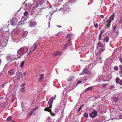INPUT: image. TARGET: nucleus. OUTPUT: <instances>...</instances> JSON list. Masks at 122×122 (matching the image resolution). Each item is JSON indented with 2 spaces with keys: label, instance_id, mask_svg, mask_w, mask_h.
I'll list each match as a JSON object with an SVG mask.
<instances>
[{
  "label": "nucleus",
  "instance_id": "nucleus-23",
  "mask_svg": "<svg viewBox=\"0 0 122 122\" xmlns=\"http://www.w3.org/2000/svg\"><path fill=\"white\" fill-rule=\"evenodd\" d=\"M60 109L58 108H55V112L56 113H57L59 111Z\"/></svg>",
  "mask_w": 122,
  "mask_h": 122
},
{
  "label": "nucleus",
  "instance_id": "nucleus-28",
  "mask_svg": "<svg viewBox=\"0 0 122 122\" xmlns=\"http://www.w3.org/2000/svg\"><path fill=\"white\" fill-rule=\"evenodd\" d=\"M97 44L100 46L102 47V45L101 44V42H99Z\"/></svg>",
  "mask_w": 122,
  "mask_h": 122
},
{
  "label": "nucleus",
  "instance_id": "nucleus-18",
  "mask_svg": "<svg viewBox=\"0 0 122 122\" xmlns=\"http://www.w3.org/2000/svg\"><path fill=\"white\" fill-rule=\"evenodd\" d=\"M73 36L72 34L71 33H69L67 34V36L66 37V38H69L70 39V37L71 36Z\"/></svg>",
  "mask_w": 122,
  "mask_h": 122
},
{
  "label": "nucleus",
  "instance_id": "nucleus-62",
  "mask_svg": "<svg viewBox=\"0 0 122 122\" xmlns=\"http://www.w3.org/2000/svg\"><path fill=\"white\" fill-rule=\"evenodd\" d=\"M121 28H122V25H121Z\"/></svg>",
  "mask_w": 122,
  "mask_h": 122
},
{
  "label": "nucleus",
  "instance_id": "nucleus-54",
  "mask_svg": "<svg viewBox=\"0 0 122 122\" xmlns=\"http://www.w3.org/2000/svg\"><path fill=\"white\" fill-rule=\"evenodd\" d=\"M120 76L121 77H122V73H121L120 74Z\"/></svg>",
  "mask_w": 122,
  "mask_h": 122
},
{
  "label": "nucleus",
  "instance_id": "nucleus-11",
  "mask_svg": "<svg viewBox=\"0 0 122 122\" xmlns=\"http://www.w3.org/2000/svg\"><path fill=\"white\" fill-rule=\"evenodd\" d=\"M36 24V22L33 21V22H31V27H34L35 26Z\"/></svg>",
  "mask_w": 122,
  "mask_h": 122
},
{
  "label": "nucleus",
  "instance_id": "nucleus-4",
  "mask_svg": "<svg viewBox=\"0 0 122 122\" xmlns=\"http://www.w3.org/2000/svg\"><path fill=\"white\" fill-rule=\"evenodd\" d=\"M114 18V15L113 14L109 17V19L107 20V23H111L112 21H113Z\"/></svg>",
  "mask_w": 122,
  "mask_h": 122
},
{
  "label": "nucleus",
  "instance_id": "nucleus-45",
  "mask_svg": "<svg viewBox=\"0 0 122 122\" xmlns=\"http://www.w3.org/2000/svg\"><path fill=\"white\" fill-rule=\"evenodd\" d=\"M81 81H78L77 83V84H80V83H81Z\"/></svg>",
  "mask_w": 122,
  "mask_h": 122
},
{
  "label": "nucleus",
  "instance_id": "nucleus-5",
  "mask_svg": "<svg viewBox=\"0 0 122 122\" xmlns=\"http://www.w3.org/2000/svg\"><path fill=\"white\" fill-rule=\"evenodd\" d=\"M24 48L23 47H21L18 50L17 54L20 55H22L21 54L24 52Z\"/></svg>",
  "mask_w": 122,
  "mask_h": 122
},
{
  "label": "nucleus",
  "instance_id": "nucleus-35",
  "mask_svg": "<svg viewBox=\"0 0 122 122\" xmlns=\"http://www.w3.org/2000/svg\"><path fill=\"white\" fill-rule=\"evenodd\" d=\"M108 84H103L102 85V86L103 87H105L106 85H107Z\"/></svg>",
  "mask_w": 122,
  "mask_h": 122
},
{
  "label": "nucleus",
  "instance_id": "nucleus-60",
  "mask_svg": "<svg viewBox=\"0 0 122 122\" xmlns=\"http://www.w3.org/2000/svg\"><path fill=\"white\" fill-rule=\"evenodd\" d=\"M78 122L77 121H75L74 122Z\"/></svg>",
  "mask_w": 122,
  "mask_h": 122
},
{
  "label": "nucleus",
  "instance_id": "nucleus-63",
  "mask_svg": "<svg viewBox=\"0 0 122 122\" xmlns=\"http://www.w3.org/2000/svg\"><path fill=\"white\" fill-rule=\"evenodd\" d=\"M32 112H31V114H32Z\"/></svg>",
  "mask_w": 122,
  "mask_h": 122
},
{
  "label": "nucleus",
  "instance_id": "nucleus-37",
  "mask_svg": "<svg viewBox=\"0 0 122 122\" xmlns=\"http://www.w3.org/2000/svg\"><path fill=\"white\" fill-rule=\"evenodd\" d=\"M43 4V2L42 1H40L39 3V4L41 5H42Z\"/></svg>",
  "mask_w": 122,
  "mask_h": 122
},
{
  "label": "nucleus",
  "instance_id": "nucleus-56",
  "mask_svg": "<svg viewBox=\"0 0 122 122\" xmlns=\"http://www.w3.org/2000/svg\"><path fill=\"white\" fill-rule=\"evenodd\" d=\"M68 41L69 42H70L71 41V40L69 39L68 40Z\"/></svg>",
  "mask_w": 122,
  "mask_h": 122
},
{
  "label": "nucleus",
  "instance_id": "nucleus-39",
  "mask_svg": "<svg viewBox=\"0 0 122 122\" xmlns=\"http://www.w3.org/2000/svg\"><path fill=\"white\" fill-rule=\"evenodd\" d=\"M89 90H92V89L93 88V87L92 86H91L90 87H88Z\"/></svg>",
  "mask_w": 122,
  "mask_h": 122
},
{
  "label": "nucleus",
  "instance_id": "nucleus-59",
  "mask_svg": "<svg viewBox=\"0 0 122 122\" xmlns=\"http://www.w3.org/2000/svg\"><path fill=\"white\" fill-rule=\"evenodd\" d=\"M2 86L3 87H4V86L3 85H2Z\"/></svg>",
  "mask_w": 122,
  "mask_h": 122
},
{
  "label": "nucleus",
  "instance_id": "nucleus-42",
  "mask_svg": "<svg viewBox=\"0 0 122 122\" xmlns=\"http://www.w3.org/2000/svg\"><path fill=\"white\" fill-rule=\"evenodd\" d=\"M64 101V102H63L64 103V104H65L66 102V99L65 98Z\"/></svg>",
  "mask_w": 122,
  "mask_h": 122
},
{
  "label": "nucleus",
  "instance_id": "nucleus-8",
  "mask_svg": "<svg viewBox=\"0 0 122 122\" xmlns=\"http://www.w3.org/2000/svg\"><path fill=\"white\" fill-rule=\"evenodd\" d=\"M109 40V37L108 36H106L104 38V40L103 41L104 42H106V43L108 42Z\"/></svg>",
  "mask_w": 122,
  "mask_h": 122
},
{
  "label": "nucleus",
  "instance_id": "nucleus-17",
  "mask_svg": "<svg viewBox=\"0 0 122 122\" xmlns=\"http://www.w3.org/2000/svg\"><path fill=\"white\" fill-rule=\"evenodd\" d=\"M8 72V73L11 75H13L14 73L13 72V70H9Z\"/></svg>",
  "mask_w": 122,
  "mask_h": 122
},
{
  "label": "nucleus",
  "instance_id": "nucleus-57",
  "mask_svg": "<svg viewBox=\"0 0 122 122\" xmlns=\"http://www.w3.org/2000/svg\"><path fill=\"white\" fill-rule=\"evenodd\" d=\"M29 115H30V112L29 114Z\"/></svg>",
  "mask_w": 122,
  "mask_h": 122
},
{
  "label": "nucleus",
  "instance_id": "nucleus-9",
  "mask_svg": "<svg viewBox=\"0 0 122 122\" xmlns=\"http://www.w3.org/2000/svg\"><path fill=\"white\" fill-rule=\"evenodd\" d=\"M43 76L44 75L43 74H41L40 75V77L38 79L39 81V82H41L42 81V80L44 78Z\"/></svg>",
  "mask_w": 122,
  "mask_h": 122
},
{
  "label": "nucleus",
  "instance_id": "nucleus-21",
  "mask_svg": "<svg viewBox=\"0 0 122 122\" xmlns=\"http://www.w3.org/2000/svg\"><path fill=\"white\" fill-rule=\"evenodd\" d=\"M84 117L86 118H87L88 117V114L86 113H85L84 114Z\"/></svg>",
  "mask_w": 122,
  "mask_h": 122
},
{
  "label": "nucleus",
  "instance_id": "nucleus-64",
  "mask_svg": "<svg viewBox=\"0 0 122 122\" xmlns=\"http://www.w3.org/2000/svg\"><path fill=\"white\" fill-rule=\"evenodd\" d=\"M122 118L121 117L120 118V119H122Z\"/></svg>",
  "mask_w": 122,
  "mask_h": 122
},
{
  "label": "nucleus",
  "instance_id": "nucleus-55",
  "mask_svg": "<svg viewBox=\"0 0 122 122\" xmlns=\"http://www.w3.org/2000/svg\"><path fill=\"white\" fill-rule=\"evenodd\" d=\"M58 26L59 27H61V26L60 25H59Z\"/></svg>",
  "mask_w": 122,
  "mask_h": 122
},
{
  "label": "nucleus",
  "instance_id": "nucleus-27",
  "mask_svg": "<svg viewBox=\"0 0 122 122\" xmlns=\"http://www.w3.org/2000/svg\"><path fill=\"white\" fill-rule=\"evenodd\" d=\"M103 32L104 31L103 30H101L100 32L99 35H102Z\"/></svg>",
  "mask_w": 122,
  "mask_h": 122
},
{
  "label": "nucleus",
  "instance_id": "nucleus-2",
  "mask_svg": "<svg viewBox=\"0 0 122 122\" xmlns=\"http://www.w3.org/2000/svg\"><path fill=\"white\" fill-rule=\"evenodd\" d=\"M70 3L71 2L70 1H69L67 2H66L65 4L63 5V6L65 10H69L70 9V8L68 6L69 5L68 4Z\"/></svg>",
  "mask_w": 122,
  "mask_h": 122
},
{
  "label": "nucleus",
  "instance_id": "nucleus-46",
  "mask_svg": "<svg viewBox=\"0 0 122 122\" xmlns=\"http://www.w3.org/2000/svg\"><path fill=\"white\" fill-rule=\"evenodd\" d=\"M83 79L84 80V81H86L87 80V79L85 77H84Z\"/></svg>",
  "mask_w": 122,
  "mask_h": 122
},
{
  "label": "nucleus",
  "instance_id": "nucleus-31",
  "mask_svg": "<svg viewBox=\"0 0 122 122\" xmlns=\"http://www.w3.org/2000/svg\"><path fill=\"white\" fill-rule=\"evenodd\" d=\"M94 26L96 28H97L98 27V25L97 24H94Z\"/></svg>",
  "mask_w": 122,
  "mask_h": 122
},
{
  "label": "nucleus",
  "instance_id": "nucleus-30",
  "mask_svg": "<svg viewBox=\"0 0 122 122\" xmlns=\"http://www.w3.org/2000/svg\"><path fill=\"white\" fill-rule=\"evenodd\" d=\"M101 36L102 35H99L98 38V39L99 40H101L102 39Z\"/></svg>",
  "mask_w": 122,
  "mask_h": 122
},
{
  "label": "nucleus",
  "instance_id": "nucleus-29",
  "mask_svg": "<svg viewBox=\"0 0 122 122\" xmlns=\"http://www.w3.org/2000/svg\"><path fill=\"white\" fill-rule=\"evenodd\" d=\"M28 14V12L27 11H25L24 13V15L25 16H26Z\"/></svg>",
  "mask_w": 122,
  "mask_h": 122
},
{
  "label": "nucleus",
  "instance_id": "nucleus-24",
  "mask_svg": "<svg viewBox=\"0 0 122 122\" xmlns=\"http://www.w3.org/2000/svg\"><path fill=\"white\" fill-rule=\"evenodd\" d=\"M111 25V23H107V24L106 26V28H108Z\"/></svg>",
  "mask_w": 122,
  "mask_h": 122
},
{
  "label": "nucleus",
  "instance_id": "nucleus-34",
  "mask_svg": "<svg viewBox=\"0 0 122 122\" xmlns=\"http://www.w3.org/2000/svg\"><path fill=\"white\" fill-rule=\"evenodd\" d=\"M119 59L121 63L122 64V57H120Z\"/></svg>",
  "mask_w": 122,
  "mask_h": 122
},
{
  "label": "nucleus",
  "instance_id": "nucleus-19",
  "mask_svg": "<svg viewBox=\"0 0 122 122\" xmlns=\"http://www.w3.org/2000/svg\"><path fill=\"white\" fill-rule=\"evenodd\" d=\"M25 63V62L24 61H22L20 63V67H22Z\"/></svg>",
  "mask_w": 122,
  "mask_h": 122
},
{
  "label": "nucleus",
  "instance_id": "nucleus-20",
  "mask_svg": "<svg viewBox=\"0 0 122 122\" xmlns=\"http://www.w3.org/2000/svg\"><path fill=\"white\" fill-rule=\"evenodd\" d=\"M12 117H9L7 118V121H10L12 120Z\"/></svg>",
  "mask_w": 122,
  "mask_h": 122
},
{
  "label": "nucleus",
  "instance_id": "nucleus-33",
  "mask_svg": "<svg viewBox=\"0 0 122 122\" xmlns=\"http://www.w3.org/2000/svg\"><path fill=\"white\" fill-rule=\"evenodd\" d=\"M68 45L67 44H65L64 46V49H66L68 46Z\"/></svg>",
  "mask_w": 122,
  "mask_h": 122
},
{
  "label": "nucleus",
  "instance_id": "nucleus-6",
  "mask_svg": "<svg viewBox=\"0 0 122 122\" xmlns=\"http://www.w3.org/2000/svg\"><path fill=\"white\" fill-rule=\"evenodd\" d=\"M89 72V71L87 68H85L83 70V71L80 74V75H83L84 74H88Z\"/></svg>",
  "mask_w": 122,
  "mask_h": 122
},
{
  "label": "nucleus",
  "instance_id": "nucleus-32",
  "mask_svg": "<svg viewBox=\"0 0 122 122\" xmlns=\"http://www.w3.org/2000/svg\"><path fill=\"white\" fill-rule=\"evenodd\" d=\"M121 71L120 73H122V65L120 67Z\"/></svg>",
  "mask_w": 122,
  "mask_h": 122
},
{
  "label": "nucleus",
  "instance_id": "nucleus-48",
  "mask_svg": "<svg viewBox=\"0 0 122 122\" xmlns=\"http://www.w3.org/2000/svg\"><path fill=\"white\" fill-rule=\"evenodd\" d=\"M53 56H54V57H55V56H57V54H56V53H54L53 55Z\"/></svg>",
  "mask_w": 122,
  "mask_h": 122
},
{
  "label": "nucleus",
  "instance_id": "nucleus-52",
  "mask_svg": "<svg viewBox=\"0 0 122 122\" xmlns=\"http://www.w3.org/2000/svg\"><path fill=\"white\" fill-rule=\"evenodd\" d=\"M56 97V96L55 95L54 97H53V99H55V98Z\"/></svg>",
  "mask_w": 122,
  "mask_h": 122
},
{
  "label": "nucleus",
  "instance_id": "nucleus-36",
  "mask_svg": "<svg viewBox=\"0 0 122 122\" xmlns=\"http://www.w3.org/2000/svg\"><path fill=\"white\" fill-rule=\"evenodd\" d=\"M119 83L120 85H122V79L120 80Z\"/></svg>",
  "mask_w": 122,
  "mask_h": 122
},
{
  "label": "nucleus",
  "instance_id": "nucleus-41",
  "mask_svg": "<svg viewBox=\"0 0 122 122\" xmlns=\"http://www.w3.org/2000/svg\"><path fill=\"white\" fill-rule=\"evenodd\" d=\"M116 25H115L114 27L113 31L114 32L116 30Z\"/></svg>",
  "mask_w": 122,
  "mask_h": 122
},
{
  "label": "nucleus",
  "instance_id": "nucleus-58",
  "mask_svg": "<svg viewBox=\"0 0 122 122\" xmlns=\"http://www.w3.org/2000/svg\"><path fill=\"white\" fill-rule=\"evenodd\" d=\"M26 73V72H24V75H25Z\"/></svg>",
  "mask_w": 122,
  "mask_h": 122
},
{
  "label": "nucleus",
  "instance_id": "nucleus-14",
  "mask_svg": "<svg viewBox=\"0 0 122 122\" xmlns=\"http://www.w3.org/2000/svg\"><path fill=\"white\" fill-rule=\"evenodd\" d=\"M7 59L8 60H10V62H11L13 61V60H14V59H12L11 57L10 56H7Z\"/></svg>",
  "mask_w": 122,
  "mask_h": 122
},
{
  "label": "nucleus",
  "instance_id": "nucleus-47",
  "mask_svg": "<svg viewBox=\"0 0 122 122\" xmlns=\"http://www.w3.org/2000/svg\"><path fill=\"white\" fill-rule=\"evenodd\" d=\"M81 109V108H80L79 107V108L78 109V110H77V112H79L80 110Z\"/></svg>",
  "mask_w": 122,
  "mask_h": 122
},
{
  "label": "nucleus",
  "instance_id": "nucleus-15",
  "mask_svg": "<svg viewBox=\"0 0 122 122\" xmlns=\"http://www.w3.org/2000/svg\"><path fill=\"white\" fill-rule=\"evenodd\" d=\"M73 77L72 76L68 78L67 80L68 81H71L73 80Z\"/></svg>",
  "mask_w": 122,
  "mask_h": 122
},
{
  "label": "nucleus",
  "instance_id": "nucleus-44",
  "mask_svg": "<svg viewBox=\"0 0 122 122\" xmlns=\"http://www.w3.org/2000/svg\"><path fill=\"white\" fill-rule=\"evenodd\" d=\"M4 98V97H2L1 95H0V99H2Z\"/></svg>",
  "mask_w": 122,
  "mask_h": 122
},
{
  "label": "nucleus",
  "instance_id": "nucleus-51",
  "mask_svg": "<svg viewBox=\"0 0 122 122\" xmlns=\"http://www.w3.org/2000/svg\"><path fill=\"white\" fill-rule=\"evenodd\" d=\"M100 46L99 45H98L97 44V49H98V48Z\"/></svg>",
  "mask_w": 122,
  "mask_h": 122
},
{
  "label": "nucleus",
  "instance_id": "nucleus-16",
  "mask_svg": "<svg viewBox=\"0 0 122 122\" xmlns=\"http://www.w3.org/2000/svg\"><path fill=\"white\" fill-rule=\"evenodd\" d=\"M25 87H22L20 89V91L21 92H25Z\"/></svg>",
  "mask_w": 122,
  "mask_h": 122
},
{
  "label": "nucleus",
  "instance_id": "nucleus-13",
  "mask_svg": "<svg viewBox=\"0 0 122 122\" xmlns=\"http://www.w3.org/2000/svg\"><path fill=\"white\" fill-rule=\"evenodd\" d=\"M120 78L119 77H117L116 78L115 81L116 83L119 84L120 82Z\"/></svg>",
  "mask_w": 122,
  "mask_h": 122
},
{
  "label": "nucleus",
  "instance_id": "nucleus-1",
  "mask_svg": "<svg viewBox=\"0 0 122 122\" xmlns=\"http://www.w3.org/2000/svg\"><path fill=\"white\" fill-rule=\"evenodd\" d=\"M53 101V97H51L50 99L48 102V105L47 106H49V107H46L45 108L44 110L45 111H47L50 112L51 115L52 116H54L55 115V114H53L51 112V110L50 109V108H51V105Z\"/></svg>",
  "mask_w": 122,
  "mask_h": 122
},
{
  "label": "nucleus",
  "instance_id": "nucleus-12",
  "mask_svg": "<svg viewBox=\"0 0 122 122\" xmlns=\"http://www.w3.org/2000/svg\"><path fill=\"white\" fill-rule=\"evenodd\" d=\"M37 43L35 42L33 45V46H32V48H31V49H32L33 46L34 47V48L32 50L33 51L37 47Z\"/></svg>",
  "mask_w": 122,
  "mask_h": 122
},
{
  "label": "nucleus",
  "instance_id": "nucleus-61",
  "mask_svg": "<svg viewBox=\"0 0 122 122\" xmlns=\"http://www.w3.org/2000/svg\"><path fill=\"white\" fill-rule=\"evenodd\" d=\"M2 104H5V103H2Z\"/></svg>",
  "mask_w": 122,
  "mask_h": 122
},
{
  "label": "nucleus",
  "instance_id": "nucleus-25",
  "mask_svg": "<svg viewBox=\"0 0 122 122\" xmlns=\"http://www.w3.org/2000/svg\"><path fill=\"white\" fill-rule=\"evenodd\" d=\"M118 67L117 66H115L114 67V69L116 71H117L118 70Z\"/></svg>",
  "mask_w": 122,
  "mask_h": 122
},
{
  "label": "nucleus",
  "instance_id": "nucleus-38",
  "mask_svg": "<svg viewBox=\"0 0 122 122\" xmlns=\"http://www.w3.org/2000/svg\"><path fill=\"white\" fill-rule=\"evenodd\" d=\"M25 83H23L21 85V87H24V86H25Z\"/></svg>",
  "mask_w": 122,
  "mask_h": 122
},
{
  "label": "nucleus",
  "instance_id": "nucleus-49",
  "mask_svg": "<svg viewBox=\"0 0 122 122\" xmlns=\"http://www.w3.org/2000/svg\"><path fill=\"white\" fill-rule=\"evenodd\" d=\"M102 18H104V16L103 15H101L100 16Z\"/></svg>",
  "mask_w": 122,
  "mask_h": 122
},
{
  "label": "nucleus",
  "instance_id": "nucleus-3",
  "mask_svg": "<svg viewBox=\"0 0 122 122\" xmlns=\"http://www.w3.org/2000/svg\"><path fill=\"white\" fill-rule=\"evenodd\" d=\"M97 111L96 110H94L93 112L90 114V116L92 118H94L97 116Z\"/></svg>",
  "mask_w": 122,
  "mask_h": 122
},
{
  "label": "nucleus",
  "instance_id": "nucleus-7",
  "mask_svg": "<svg viewBox=\"0 0 122 122\" xmlns=\"http://www.w3.org/2000/svg\"><path fill=\"white\" fill-rule=\"evenodd\" d=\"M17 76L18 77V80L20 78H22L23 76L22 73L21 72H20L18 73Z\"/></svg>",
  "mask_w": 122,
  "mask_h": 122
},
{
  "label": "nucleus",
  "instance_id": "nucleus-50",
  "mask_svg": "<svg viewBox=\"0 0 122 122\" xmlns=\"http://www.w3.org/2000/svg\"><path fill=\"white\" fill-rule=\"evenodd\" d=\"M84 106V105H81V106H80V108H81V109L82 108V107Z\"/></svg>",
  "mask_w": 122,
  "mask_h": 122
},
{
  "label": "nucleus",
  "instance_id": "nucleus-43",
  "mask_svg": "<svg viewBox=\"0 0 122 122\" xmlns=\"http://www.w3.org/2000/svg\"><path fill=\"white\" fill-rule=\"evenodd\" d=\"M115 87V86L114 85H112L110 86V88H114Z\"/></svg>",
  "mask_w": 122,
  "mask_h": 122
},
{
  "label": "nucleus",
  "instance_id": "nucleus-22",
  "mask_svg": "<svg viewBox=\"0 0 122 122\" xmlns=\"http://www.w3.org/2000/svg\"><path fill=\"white\" fill-rule=\"evenodd\" d=\"M56 53L57 54V56H58L59 55L61 54L62 53L61 52H57Z\"/></svg>",
  "mask_w": 122,
  "mask_h": 122
},
{
  "label": "nucleus",
  "instance_id": "nucleus-26",
  "mask_svg": "<svg viewBox=\"0 0 122 122\" xmlns=\"http://www.w3.org/2000/svg\"><path fill=\"white\" fill-rule=\"evenodd\" d=\"M104 50L103 49H102L101 50H100L98 51V53L99 55H101V53L102 51H103Z\"/></svg>",
  "mask_w": 122,
  "mask_h": 122
},
{
  "label": "nucleus",
  "instance_id": "nucleus-10",
  "mask_svg": "<svg viewBox=\"0 0 122 122\" xmlns=\"http://www.w3.org/2000/svg\"><path fill=\"white\" fill-rule=\"evenodd\" d=\"M118 98L117 97H113L112 98L113 100L115 102H117L118 100Z\"/></svg>",
  "mask_w": 122,
  "mask_h": 122
},
{
  "label": "nucleus",
  "instance_id": "nucleus-40",
  "mask_svg": "<svg viewBox=\"0 0 122 122\" xmlns=\"http://www.w3.org/2000/svg\"><path fill=\"white\" fill-rule=\"evenodd\" d=\"M89 90V87H88V88H86V89L84 91L85 92H86L87 91H88Z\"/></svg>",
  "mask_w": 122,
  "mask_h": 122
},
{
  "label": "nucleus",
  "instance_id": "nucleus-53",
  "mask_svg": "<svg viewBox=\"0 0 122 122\" xmlns=\"http://www.w3.org/2000/svg\"><path fill=\"white\" fill-rule=\"evenodd\" d=\"M99 58L98 57L97 58V59H99V60H100L101 59V57H100L99 58V59H98Z\"/></svg>",
  "mask_w": 122,
  "mask_h": 122
}]
</instances>
